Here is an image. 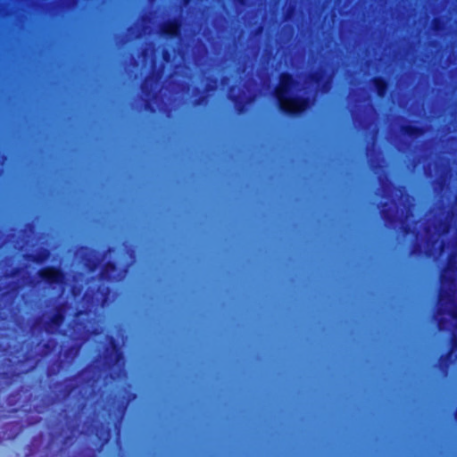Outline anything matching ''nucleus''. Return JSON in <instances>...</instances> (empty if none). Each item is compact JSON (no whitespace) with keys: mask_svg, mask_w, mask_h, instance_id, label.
<instances>
[{"mask_svg":"<svg viewBox=\"0 0 457 457\" xmlns=\"http://www.w3.org/2000/svg\"><path fill=\"white\" fill-rule=\"evenodd\" d=\"M450 218L453 228L457 229V194L453 195ZM439 282L435 318L457 320V230L451 237L448 262L440 272Z\"/></svg>","mask_w":457,"mask_h":457,"instance_id":"obj_1","label":"nucleus"},{"mask_svg":"<svg viewBox=\"0 0 457 457\" xmlns=\"http://www.w3.org/2000/svg\"><path fill=\"white\" fill-rule=\"evenodd\" d=\"M97 366L88 364L76 374L54 384L55 395L62 401L73 399L79 412L84 411L88 401L97 395L100 380Z\"/></svg>","mask_w":457,"mask_h":457,"instance_id":"obj_2","label":"nucleus"},{"mask_svg":"<svg viewBox=\"0 0 457 457\" xmlns=\"http://www.w3.org/2000/svg\"><path fill=\"white\" fill-rule=\"evenodd\" d=\"M298 81L293 73L282 71L274 88L273 96L278 111L288 117H300L314 104L312 96L298 95L294 92Z\"/></svg>","mask_w":457,"mask_h":457,"instance_id":"obj_3","label":"nucleus"},{"mask_svg":"<svg viewBox=\"0 0 457 457\" xmlns=\"http://www.w3.org/2000/svg\"><path fill=\"white\" fill-rule=\"evenodd\" d=\"M137 397V395L135 393H129L128 394V396H122L119 400H114L112 403V408L115 417V421L112 424H104L100 423L96 427L95 435L97 438L100 448H103L104 445H106L112 435L113 432H116L117 434L120 433V424L124 419V416L127 412L128 407L133 400H135Z\"/></svg>","mask_w":457,"mask_h":457,"instance_id":"obj_4","label":"nucleus"},{"mask_svg":"<svg viewBox=\"0 0 457 457\" xmlns=\"http://www.w3.org/2000/svg\"><path fill=\"white\" fill-rule=\"evenodd\" d=\"M85 314H87L85 310H78L71 322V338L74 341H79V343L73 344L64 350V358L71 361L79 355L83 342L92 334L91 320L82 318Z\"/></svg>","mask_w":457,"mask_h":457,"instance_id":"obj_5","label":"nucleus"},{"mask_svg":"<svg viewBox=\"0 0 457 457\" xmlns=\"http://www.w3.org/2000/svg\"><path fill=\"white\" fill-rule=\"evenodd\" d=\"M436 323L438 330H450L449 350L447 353L441 354L437 361L438 370L444 376H446L451 365L457 361V320L439 317Z\"/></svg>","mask_w":457,"mask_h":457,"instance_id":"obj_6","label":"nucleus"},{"mask_svg":"<svg viewBox=\"0 0 457 457\" xmlns=\"http://www.w3.org/2000/svg\"><path fill=\"white\" fill-rule=\"evenodd\" d=\"M66 307L65 302L58 303L55 305L54 312L47 319H39L37 320V324L48 335L60 334L64 336L65 331L60 330V328L63 326L65 321Z\"/></svg>","mask_w":457,"mask_h":457,"instance_id":"obj_7","label":"nucleus"},{"mask_svg":"<svg viewBox=\"0 0 457 457\" xmlns=\"http://www.w3.org/2000/svg\"><path fill=\"white\" fill-rule=\"evenodd\" d=\"M112 289L108 286L89 287L84 294V301L88 307L104 308L111 303Z\"/></svg>","mask_w":457,"mask_h":457,"instance_id":"obj_8","label":"nucleus"},{"mask_svg":"<svg viewBox=\"0 0 457 457\" xmlns=\"http://www.w3.org/2000/svg\"><path fill=\"white\" fill-rule=\"evenodd\" d=\"M39 280L48 287L62 286L66 281V273L60 266L46 265L40 268L37 273Z\"/></svg>","mask_w":457,"mask_h":457,"instance_id":"obj_9","label":"nucleus"},{"mask_svg":"<svg viewBox=\"0 0 457 457\" xmlns=\"http://www.w3.org/2000/svg\"><path fill=\"white\" fill-rule=\"evenodd\" d=\"M106 338L108 345L104 347V362L108 369H112L123 364L124 353L120 343L114 337L108 336Z\"/></svg>","mask_w":457,"mask_h":457,"instance_id":"obj_10","label":"nucleus"},{"mask_svg":"<svg viewBox=\"0 0 457 457\" xmlns=\"http://www.w3.org/2000/svg\"><path fill=\"white\" fill-rule=\"evenodd\" d=\"M128 272V266L118 272V265L113 261H107L100 270V278L107 282H119Z\"/></svg>","mask_w":457,"mask_h":457,"instance_id":"obj_11","label":"nucleus"},{"mask_svg":"<svg viewBox=\"0 0 457 457\" xmlns=\"http://www.w3.org/2000/svg\"><path fill=\"white\" fill-rule=\"evenodd\" d=\"M182 22L178 17L166 21L160 29V33L162 37L174 39L181 36Z\"/></svg>","mask_w":457,"mask_h":457,"instance_id":"obj_12","label":"nucleus"},{"mask_svg":"<svg viewBox=\"0 0 457 457\" xmlns=\"http://www.w3.org/2000/svg\"><path fill=\"white\" fill-rule=\"evenodd\" d=\"M212 82L214 83L213 85L211 83H207L204 90H201L198 87H195L194 89V94L197 95V97L193 100L194 106H202L207 103V93L214 91L216 89V79H212Z\"/></svg>","mask_w":457,"mask_h":457,"instance_id":"obj_13","label":"nucleus"},{"mask_svg":"<svg viewBox=\"0 0 457 457\" xmlns=\"http://www.w3.org/2000/svg\"><path fill=\"white\" fill-rule=\"evenodd\" d=\"M370 82L378 97L384 98L386 96L389 88V81L386 78L375 76L371 79Z\"/></svg>","mask_w":457,"mask_h":457,"instance_id":"obj_14","label":"nucleus"},{"mask_svg":"<svg viewBox=\"0 0 457 457\" xmlns=\"http://www.w3.org/2000/svg\"><path fill=\"white\" fill-rule=\"evenodd\" d=\"M400 131L404 136H407L411 138H417L425 133V129L422 126L414 124L413 122L410 121L406 124L402 125L400 128Z\"/></svg>","mask_w":457,"mask_h":457,"instance_id":"obj_15","label":"nucleus"},{"mask_svg":"<svg viewBox=\"0 0 457 457\" xmlns=\"http://www.w3.org/2000/svg\"><path fill=\"white\" fill-rule=\"evenodd\" d=\"M310 80L313 83H315L318 87H320L321 92H328L329 88V79L326 78L325 71L321 70H318L316 71H313L309 76Z\"/></svg>","mask_w":457,"mask_h":457,"instance_id":"obj_16","label":"nucleus"},{"mask_svg":"<svg viewBox=\"0 0 457 457\" xmlns=\"http://www.w3.org/2000/svg\"><path fill=\"white\" fill-rule=\"evenodd\" d=\"M51 251L46 247H40L36 253H29L26 255V259L37 264H42L49 260Z\"/></svg>","mask_w":457,"mask_h":457,"instance_id":"obj_17","label":"nucleus"},{"mask_svg":"<svg viewBox=\"0 0 457 457\" xmlns=\"http://www.w3.org/2000/svg\"><path fill=\"white\" fill-rule=\"evenodd\" d=\"M457 24V20L454 19L453 21V23H452V29H451V33H452V41H451V54H450V59H451V62H454L456 60H457V51H456V47H457V39L455 38V36L457 35V27L454 28V25Z\"/></svg>","mask_w":457,"mask_h":457,"instance_id":"obj_18","label":"nucleus"},{"mask_svg":"<svg viewBox=\"0 0 457 457\" xmlns=\"http://www.w3.org/2000/svg\"><path fill=\"white\" fill-rule=\"evenodd\" d=\"M380 205L382 206V209L380 210V214L382 219L388 223H391L395 220V216L391 211V209L388 207V204L386 202L380 203Z\"/></svg>","mask_w":457,"mask_h":457,"instance_id":"obj_19","label":"nucleus"},{"mask_svg":"<svg viewBox=\"0 0 457 457\" xmlns=\"http://www.w3.org/2000/svg\"><path fill=\"white\" fill-rule=\"evenodd\" d=\"M451 124L453 129L456 130L457 126V99L453 97L451 104Z\"/></svg>","mask_w":457,"mask_h":457,"instance_id":"obj_20","label":"nucleus"},{"mask_svg":"<svg viewBox=\"0 0 457 457\" xmlns=\"http://www.w3.org/2000/svg\"><path fill=\"white\" fill-rule=\"evenodd\" d=\"M56 346V342L53 339H49L45 342L42 345V352L44 355H49L52 353Z\"/></svg>","mask_w":457,"mask_h":457,"instance_id":"obj_21","label":"nucleus"},{"mask_svg":"<svg viewBox=\"0 0 457 457\" xmlns=\"http://www.w3.org/2000/svg\"><path fill=\"white\" fill-rule=\"evenodd\" d=\"M228 98L237 106L238 113H242L244 112V109H245V104L242 103L239 96H237V95H231L230 94V95H228Z\"/></svg>","mask_w":457,"mask_h":457,"instance_id":"obj_22","label":"nucleus"},{"mask_svg":"<svg viewBox=\"0 0 457 457\" xmlns=\"http://www.w3.org/2000/svg\"><path fill=\"white\" fill-rule=\"evenodd\" d=\"M435 170L437 179H445V167L439 163H435Z\"/></svg>","mask_w":457,"mask_h":457,"instance_id":"obj_23","label":"nucleus"},{"mask_svg":"<svg viewBox=\"0 0 457 457\" xmlns=\"http://www.w3.org/2000/svg\"><path fill=\"white\" fill-rule=\"evenodd\" d=\"M86 266H87L88 271L94 272L98 266V262L96 261L93 260L92 258H88L86 262Z\"/></svg>","mask_w":457,"mask_h":457,"instance_id":"obj_24","label":"nucleus"},{"mask_svg":"<svg viewBox=\"0 0 457 457\" xmlns=\"http://www.w3.org/2000/svg\"><path fill=\"white\" fill-rule=\"evenodd\" d=\"M162 58L164 62L169 63L172 60V53L170 50L165 48L162 52Z\"/></svg>","mask_w":457,"mask_h":457,"instance_id":"obj_25","label":"nucleus"},{"mask_svg":"<svg viewBox=\"0 0 457 457\" xmlns=\"http://www.w3.org/2000/svg\"><path fill=\"white\" fill-rule=\"evenodd\" d=\"M13 376H14L13 373L9 372V371L0 372V378L6 380L8 385H10L12 383Z\"/></svg>","mask_w":457,"mask_h":457,"instance_id":"obj_26","label":"nucleus"},{"mask_svg":"<svg viewBox=\"0 0 457 457\" xmlns=\"http://www.w3.org/2000/svg\"><path fill=\"white\" fill-rule=\"evenodd\" d=\"M457 72V68H452L451 70V78H452V90L453 95H454L455 90L457 89V82L454 81V75Z\"/></svg>","mask_w":457,"mask_h":457,"instance_id":"obj_27","label":"nucleus"},{"mask_svg":"<svg viewBox=\"0 0 457 457\" xmlns=\"http://www.w3.org/2000/svg\"><path fill=\"white\" fill-rule=\"evenodd\" d=\"M142 91L145 96H150L152 93V88L145 82L142 85Z\"/></svg>","mask_w":457,"mask_h":457,"instance_id":"obj_28","label":"nucleus"},{"mask_svg":"<svg viewBox=\"0 0 457 457\" xmlns=\"http://www.w3.org/2000/svg\"><path fill=\"white\" fill-rule=\"evenodd\" d=\"M79 425L78 423H71L68 425V429L71 433H76L79 431Z\"/></svg>","mask_w":457,"mask_h":457,"instance_id":"obj_29","label":"nucleus"},{"mask_svg":"<svg viewBox=\"0 0 457 457\" xmlns=\"http://www.w3.org/2000/svg\"><path fill=\"white\" fill-rule=\"evenodd\" d=\"M451 10L453 12H457V0H452Z\"/></svg>","mask_w":457,"mask_h":457,"instance_id":"obj_30","label":"nucleus"},{"mask_svg":"<svg viewBox=\"0 0 457 457\" xmlns=\"http://www.w3.org/2000/svg\"><path fill=\"white\" fill-rule=\"evenodd\" d=\"M440 21L436 19L434 20V27L436 29L438 28Z\"/></svg>","mask_w":457,"mask_h":457,"instance_id":"obj_31","label":"nucleus"},{"mask_svg":"<svg viewBox=\"0 0 457 457\" xmlns=\"http://www.w3.org/2000/svg\"><path fill=\"white\" fill-rule=\"evenodd\" d=\"M453 417L455 420H457V408L453 411Z\"/></svg>","mask_w":457,"mask_h":457,"instance_id":"obj_32","label":"nucleus"},{"mask_svg":"<svg viewBox=\"0 0 457 457\" xmlns=\"http://www.w3.org/2000/svg\"><path fill=\"white\" fill-rule=\"evenodd\" d=\"M426 175L428 178H432L433 177L429 169L426 170Z\"/></svg>","mask_w":457,"mask_h":457,"instance_id":"obj_33","label":"nucleus"},{"mask_svg":"<svg viewBox=\"0 0 457 457\" xmlns=\"http://www.w3.org/2000/svg\"><path fill=\"white\" fill-rule=\"evenodd\" d=\"M239 4L245 5L246 3V0H236Z\"/></svg>","mask_w":457,"mask_h":457,"instance_id":"obj_34","label":"nucleus"},{"mask_svg":"<svg viewBox=\"0 0 457 457\" xmlns=\"http://www.w3.org/2000/svg\"><path fill=\"white\" fill-rule=\"evenodd\" d=\"M451 140H452V141L457 140V137H456V136H452V137H451Z\"/></svg>","mask_w":457,"mask_h":457,"instance_id":"obj_35","label":"nucleus"},{"mask_svg":"<svg viewBox=\"0 0 457 457\" xmlns=\"http://www.w3.org/2000/svg\"><path fill=\"white\" fill-rule=\"evenodd\" d=\"M453 163H456V159H455V157H454V156H453Z\"/></svg>","mask_w":457,"mask_h":457,"instance_id":"obj_36","label":"nucleus"}]
</instances>
